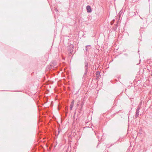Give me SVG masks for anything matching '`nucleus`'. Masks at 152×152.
Wrapping results in <instances>:
<instances>
[{
    "label": "nucleus",
    "mask_w": 152,
    "mask_h": 152,
    "mask_svg": "<svg viewBox=\"0 0 152 152\" xmlns=\"http://www.w3.org/2000/svg\"><path fill=\"white\" fill-rule=\"evenodd\" d=\"M88 63L86 61L85 62V66L84 68L85 69V73L83 75V78L85 79L86 77L85 75H87V72H88Z\"/></svg>",
    "instance_id": "f257e3e1"
},
{
    "label": "nucleus",
    "mask_w": 152,
    "mask_h": 152,
    "mask_svg": "<svg viewBox=\"0 0 152 152\" xmlns=\"http://www.w3.org/2000/svg\"><path fill=\"white\" fill-rule=\"evenodd\" d=\"M74 46L72 45H69L68 47V51L69 52V53L71 54L72 53V52L73 51Z\"/></svg>",
    "instance_id": "f03ea898"
},
{
    "label": "nucleus",
    "mask_w": 152,
    "mask_h": 152,
    "mask_svg": "<svg viewBox=\"0 0 152 152\" xmlns=\"http://www.w3.org/2000/svg\"><path fill=\"white\" fill-rule=\"evenodd\" d=\"M87 12L88 13H91L92 11L91 7L89 5H88L86 7Z\"/></svg>",
    "instance_id": "7ed1b4c3"
},
{
    "label": "nucleus",
    "mask_w": 152,
    "mask_h": 152,
    "mask_svg": "<svg viewBox=\"0 0 152 152\" xmlns=\"http://www.w3.org/2000/svg\"><path fill=\"white\" fill-rule=\"evenodd\" d=\"M91 46V45H86V52H88L91 48H90L89 47Z\"/></svg>",
    "instance_id": "20e7f679"
},
{
    "label": "nucleus",
    "mask_w": 152,
    "mask_h": 152,
    "mask_svg": "<svg viewBox=\"0 0 152 152\" xmlns=\"http://www.w3.org/2000/svg\"><path fill=\"white\" fill-rule=\"evenodd\" d=\"M136 113L134 116V117L136 118L137 117H138L140 112L139 110H136Z\"/></svg>",
    "instance_id": "39448f33"
},
{
    "label": "nucleus",
    "mask_w": 152,
    "mask_h": 152,
    "mask_svg": "<svg viewBox=\"0 0 152 152\" xmlns=\"http://www.w3.org/2000/svg\"><path fill=\"white\" fill-rule=\"evenodd\" d=\"M74 104V101H73L71 103V104L70 105V110H72V108L73 107Z\"/></svg>",
    "instance_id": "423d86ee"
},
{
    "label": "nucleus",
    "mask_w": 152,
    "mask_h": 152,
    "mask_svg": "<svg viewBox=\"0 0 152 152\" xmlns=\"http://www.w3.org/2000/svg\"><path fill=\"white\" fill-rule=\"evenodd\" d=\"M82 109H81V108H80L79 111H78V113H79V115H80V114H81L82 113Z\"/></svg>",
    "instance_id": "0eeeda50"
},
{
    "label": "nucleus",
    "mask_w": 152,
    "mask_h": 152,
    "mask_svg": "<svg viewBox=\"0 0 152 152\" xmlns=\"http://www.w3.org/2000/svg\"><path fill=\"white\" fill-rule=\"evenodd\" d=\"M141 107V105H139L138 106V107H137L136 110H140Z\"/></svg>",
    "instance_id": "6e6552de"
},
{
    "label": "nucleus",
    "mask_w": 152,
    "mask_h": 152,
    "mask_svg": "<svg viewBox=\"0 0 152 152\" xmlns=\"http://www.w3.org/2000/svg\"><path fill=\"white\" fill-rule=\"evenodd\" d=\"M115 27L113 28V29L114 30H115L117 28L118 25L117 24H115Z\"/></svg>",
    "instance_id": "1a4fd4ad"
},
{
    "label": "nucleus",
    "mask_w": 152,
    "mask_h": 152,
    "mask_svg": "<svg viewBox=\"0 0 152 152\" xmlns=\"http://www.w3.org/2000/svg\"><path fill=\"white\" fill-rule=\"evenodd\" d=\"M84 105V103L83 102H82L81 104V105H80V106H81V109H82V108L83 107V105Z\"/></svg>",
    "instance_id": "9d476101"
},
{
    "label": "nucleus",
    "mask_w": 152,
    "mask_h": 152,
    "mask_svg": "<svg viewBox=\"0 0 152 152\" xmlns=\"http://www.w3.org/2000/svg\"><path fill=\"white\" fill-rule=\"evenodd\" d=\"M96 76L97 78H99V73H97L96 74Z\"/></svg>",
    "instance_id": "9b49d317"
},
{
    "label": "nucleus",
    "mask_w": 152,
    "mask_h": 152,
    "mask_svg": "<svg viewBox=\"0 0 152 152\" xmlns=\"http://www.w3.org/2000/svg\"><path fill=\"white\" fill-rule=\"evenodd\" d=\"M55 10L57 12V11H58V10H57V9H55Z\"/></svg>",
    "instance_id": "f8f14e48"
},
{
    "label": "nucleus",
    "mask_w": 152,
    "mask_h": 152,
    "mask_svg": "<svg viewBox=\"0 0 152 152\" xmlns=\"http://www.w3.org/2000/svg\"><path fill=\"white\" fill-rule=\"evenodd\" d=\"M142 104V102H140V104L139 105H141V106Z\"/></svg>",
    "instance_id": "ddd939ff"
},
{
    "label": "nucleus",
    "mask_w": 152,
    "mask_h": 152,
    "mask_svg": "<svg viewBox=\"0 0 152 152\" xmlns=\"http://www.w3.org/2000/svg\"><path fill=\"white\" fill-rule=\"evenodd\" d=\"M75 113H76V112H75V113H74V116H73V117H74V116H75Z\"/></svg>",
    "instance_id": "4468645a"
},
{
    "label": "nucleus",
    "mask_w": 152,
    "mask_h": 152,
    "mask_svg": "<svg viewBox=\"0 0 152 152\" xmlns=\"http://www.w3.org/2000/svg\"><path fill=\"white\" fill-rule=\"evenodd\" d=\"M58 134H59V132H60V131H58Z\"/></svg>",
    "instance_id": "2eb2a0df"
},
{
    "label": "nucleus",
    "mask_w": 152,
    "mask_h": 152,
    "mask_svg": "<svg viewBox=\"0 0 152 152\" xmlns=\"http://www.w3.org/2000/svg\"><path fill=\"white\" fill-rule=\"evenodd\" d=\"M95 134L96 135V132H95Z\"/></svg>",
    "instance_id": "dca6fc26"
}]
</instances>
